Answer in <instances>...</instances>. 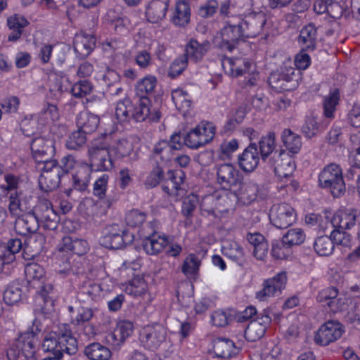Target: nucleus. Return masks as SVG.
Here are the masks:
<instances>
[{
    "label": "nucleus",
    "instance_id": "obj_1",
    "mask_svg": "<svg viewBox=\"0 0 360 360\" xmlns=\"http://www.w3.org/2000/svg\"><path fill=\"white\" fill-rule=\"evenodd\" d=\"M243 31L237 19L232 17L225 21L223 27L214 37L213 45L223 52L232 53L240 41L248 38Z\"/></svg>",
    "mask_w": 360,
    "mask_h": 360
},
{
    "label": "nucleus",
    "instance_id": "obj_2",
    "mask_svg": "<svg viewBox=\"0 0 360 360\" xmlns=\"http://www.w3.org/2000/svg\"><path fill=\"white\" fill-rule=\"evenodd\" d=\"M38 323L37 320L33 322V327L36 326L35 332L32 328L31 332L23 333L12 343L7 350L8 360H36L35 345L37 338L35 333L41 331Z\"/></svg>",
    "mask_w": 360,
    "mask_h": 360
},
{
    "label": "nucleus",
    "instance_id": "obj_3",
    "mask_svg": "<svg viewBox=\"0 0 360 360\" xmlns=\"http://www.w3.org/2000/svg\"><path fill=\"white\" fill-rule=\"evenodd\" d=\"M68 310L70 315V323L79 336L93 339L97 335V328L92 323L95 309L84 306L70 305Z\"/></svg>",
    "mask_w": 360,
    "mask_h": 360
},
{
    "label": "nucleus",
    "instance_id": "obj_4",
    "mask_svg": "<svg viewBox=\"0 0 360 360\" xmlns=\"http://www.w3.org/2000/svg\"><path fill=\"white\" fill-rule=\"evenodd\" d=\"M319 185L328 189L335 198L342 196L345 191L342 170L339 165L329 164L323 167L319 175Z\"/></svg>",
    "mask_w": 360,
    "mask_h": 360
},
{
    "label": "nucleus",
    "instance_id": "obj_5",
    "mask_svg": "<svg viewBox=\"0 0 360 360\" xmlns=\"http://www.w3.org/2000/svg\"><path fill=\"white\" fill-rule=\"evenodd\" d=\"M143 249L149 255H156L165 249V254L167 256L176 257L181 250V246L172 242L169 237L163 235H158L153 232L145 237L143 241Z\"/></svg>",
    "mask_w": 360,
    "mask_h": 360
},
{
    "label": "nucleus",
    "instance_id": "obj_6",
    "mask_svg": "<svg viewBox=\"0 0 360 360\" xmlns=\"http://www.w3.org/2000/svg\"><path fill=\"white\" fill-rule=\"evenodd\" d=\"M36 168L41 172L39 184L42 191L51 192L58 188L63 174L56 160L40 163Z\"/></svg>",
    "mask_w": 360,
    "mask_h": 360
},
{
    "label": "nucleus",
    "instance_id": "obj_7",
    "mask_svg": "<svg viewBox=\"0 0 360 360\" xmlns=\"http://www.w3.org/2000/svg\"><path fill=\"white\" fill-rule=\"evenodd\" d=\"M214 134L215 127L212 123L201 122L184 135V143L190 148L197 149L210 143Z\"/></svg>",
    "mask_w": 360,
    "mask_h": 360
},
{
    "label": "nucleus",
    "instance_id": "obj_8",
    "mask_svg": "<svg viewBox=\"0 0 360 360\" xmlns=\"http://www.w3.org/2000/svg\"><path fill=\"white\" fill-rule=\"evenodd\" d=\"M235 18L248 38H252L259 34L267 21L266 13L262 11L245 12Z\"/></svg>",
    "mask_w": 360,
    "mask_h": 360
},
{
    "label": "nucleus",
    "instance_id": "obj_9",
    "mask_svg": "<svg viewBox=\"0 0 360 360\" xmlns=\"http://www.w3.org/2000/svg\"><path fill=\"white\" fill-rule=\"evenodd\" d=\"M88 154L91 170L110 171L114 166L112 155L109 148L104 143L97 142L89 147Z\"/></svg>",
    "mask_w": 360,
    "mask_h": 360
},
{
    "label": "nucleus",
    "instance_id": "obj_10",
    "mask_svg": "<svg viewBox=\"0 0 360 360\" xmlns=\"http://www.w3.org/2000/svg\"><path fill=\"white\" fill-rule=\"evenodd\" d=\"M134 239V235L118 224H112L105 229L101 238L102 245L109 249H121L131 244Z\"/></svg>",
    "mask_w": 360,
    "mask_h": 360
},
{
    "label": "nucleus",
    "instance_id": "obj_11",
    "mask_svg": "<svg viewBox=\"0 0 360 360\" xmlns=\"http://www.w3.org/2000/svg\"><path fill=\"white\" fill-rule=\"evenodd\" d=\"M167 330L160 324L146 326L140 333L141 345L150 350L157 349L165 341Z\"/></svg>",
    "mask_w": 360,
    "mask_h": 360
},
{
    "label": "nucleus",
    "instance_id": "obj_12",
    "mask_svg": "<svg viewBox=\"0 0 360 360\" xmlns=\"http://www.w3.org/2000/svg\"><path fill=\"white\" fill-rule=\"evenodd\" d=\"M32 212L39 224H41L45 229L54 230L58 227L60 217L53 209L49 200H40Z\"/></svg>",
    "mask_w": 360,
    "mask_h": 360
},
{
    "label": "nucleus",
    "instance_id": "obj_13",
    "mask_svg": "<svg viewBox=\"0 0 360 360\" xmlns=\"http://www.w3.org/2000/svg\"><path fill=\"white\" fill-rule=\"evenodd\" d=\"M31 150L36 165L52 160L56 152L54 141L44 136L35 137L31 142Z\"/></svg>",
    "mask_w": 360,
    "mask_h": 360
},
{
    "label": "nucleus",
    "instance_id": "obj_14",
    "mask_svg": "<svg viewBox=\"0 0 360 360\" xmlns=\"http://www.w3.org/2000/svg\"><path fill=\"white\" fill-rule=\"evenodd\" d=\"M258 146L262 160L269 164L275 163L278 159L285 155L284 149H276V134L273 131H269L260 138Z\"/></svg>",
    "mask_w": 360,
    "mask_h": 360
},
{
    "label": "nucleus",
    "instance_id": "obj_15",
    "mask_svg": "<svg viewBox=\"0 0 360 360\" xmlns=\"http://www.w3.org/2000/svg\"><path fill=\"white\" fill-rule=\"evenodd\" d=\"M242 179L239 170L232 164H221L217 168V182L225 190H234Z\"/></svg>",
    "mask_w": 360,
    "mask_h": 360
},
{
    "label": "nucleus",
    "instance_id": "obj_16",
    "mask_svg": "<svg viewBox=\"0 0 360 360\" xmlns=\"http://www.w3.org/2000/svg\"><path fill=\"white\" fill-rule=\"evenodd\" d=\"M269 218L278 229H285L296 221L295 210L287 203L274 205L270 210Z\"/></svg>",
    "mask_w": 360,
    "mask_h": 360
},
{
    "label": "nucleus",
    "instance_id": "obj_17",
    "mask_svg": "<svg viewBox=\"0 0 360 360\" xmlns=\"http://www.w3.org/2000/svg\"><path fill=\"white\" fill-rule=\"evenodd\" d=\"M343 333V326L339 321H328L319 328L314 341L317 345L326 346L338 340Z\"/></svg>",
    "mask_w": 360,
    "mask_h": 360
},
{
    "label": "nucleus",
    "instance_id": "obj_18",
    "mask_svg": "<svg viewBox=\"0 0 360 360\" xmlns=\"http://www.w3.org/2000/svg\"><path fill=\"white\" fill-rule=\"evenodd\" d=\"M316 299L319 302H326L333 313L344 310L347 306L345 295L340 294L335 287H328L321 290Z\"/></svg>",
    "mask_w": 360,
    "mask_h": 360
},
{
    "label": "nucleus",
    "instance_id": "obj_19",
    "mask_svg": "<svg viewBox=\"0 0 360 360\" xmlns=\"http://www.w3.org/2000/svg\"><path fill=\"white\" fill-rule=\"evenodd\" d=\"M271 322L270 311L264 309L255 319L251 321L245 330L246 339L255 342L262 338Z\"/></svg>",
    "mask_w": 360,
    "mask_h": 360
},
{
    "label": "nucleus",
    "instance_id": "obj_20",
    "mask_svg": "<svg viewBox=\"0 0 360 360\" xmlns=\"http://www.w3.org/2000/svg\"><path fill=\"white\" fill-rule=\"evenodd\" d=\"M287 282L285 272H280L275 276L266 280L263 283V288L257 292L256 297L260 301H265L269 297L278 296L285 288Z\"/></svg>",
    "mask_w": 360,
    "mask_h": 360
},
{
    "label": "nucleus",
    "instance_id": "obj_21",
    "mask_svg": "<svg viewBox=\"0 0 360 360\" xmlns=\"http://www.w3.org/2000/svg\"><path fill=\"white\" fill-rule=\"evenodd\" d=\"M133 332L134 323L131 321H120L114 331L106 336V341L113 347H120Z\"/></svg>",
    "mask_w": 360,
    "mask_h": 360
},
{
    "label": "nucleus",
    "instance_id": "obj_22",
    "mask_svg": "<svg viewBox=\"0 0 360 360\" xmlns=\"http://www.w3.org/2000/svg\"><path fill=\"white\" fill-rule=\"evenodd\" d=\"M259 162V152L255 143H251L238 158L240 168L245 172H253L257 167Z\"/></svg>",
    "mask_w": 360,
    "mask_h": 360
},
{
    "label": "nucleus",
    "instance_id": "obj_23",
    "mask_svg": "<svg viewBox=\"0 0 360 360\" xmlns=\"http://www.w3.org/2000/svg\"><path fill=\"white\" fill-rule=\"evenodd\" d=\"M39 227V222L32 211L17 217L14 225L15 232L24 236L37 234Z\"/></svg>",
    "mask_w": 360,
    "mask_h": 360
},
{
    "label": "nucleus",
    "instance_id": "obj_24",
    "mask_svg": "<svg viewBox=\"0 0 360 360\" xmlns=\"http://www.w3.org/2000/svg\"><path fill=\"white\" fill-rule=\"evenodd\" d=\"M294 74L293 68L281 69V72H272L269 75L268 83L277 92L288 91L291 89L289 83L292 80Z\"/></svg>",
    "mask_w": 360,
    "mask_h": 360
},
{
    "label": "nucleus",
    "instance_id": "obj_25",
    "mask_svg": "<svg viewBox=\"0 0 360 360\" xmlns=\"http://www.w3.org/2000/svg\"><path fill=\"white\" fill-rule=\"evenodd\" d=\"M210 48L211 44L208 40L199 42L195 39H191L186 45L185 53L183 56L187 58L188 61L200 62Z\"/></svg>",
    "mask_w": 360,
    "mask_h": 360
},
{
    "label": "nucleus",
    "instance_id": "obj_26",
    "mask_svg": "<svg viewBox=\"0 0 360 360\" xmlns=\"http://www.w3.org/2000/svg\"><path fill=\"white\" fill-rule=\"evenodd\" d=\"M356 217L354 210H340L333 214L330 222L334 229L349 230L356 225Z\"/></svg>",
    "mask_w": 360,
    "mask_h": 360
},
{
    "label": "nucleus",
    "instance_id": "obj_27",
    "mask_svg": "<svg viewBox=\"0 0 360 360\" xmlns=\"http://www.w3.org/2000/svg\"><path fill=\"white\" fill-rule=\"evenodd\" d=\"M8 210L13 217H18L30 212V205L23 197L22 192L11 191L8 193Z\"/></svg>",
    "mask_w": 360,
    "mask_h": 360
},
{
    "label": "nucleus",
    "instance_id": "obj_28",
    "mask_svg": "<svg viewBox=\"0 0 360 360\" xmlns=\"http://www.w3.org/2000/svg\"><path fill=\"white\" fill-rule=\"evenodd\" d=\"M89 249L86 240L72 236L63 237L58 245V250L60 252L70 251L78 256L86 254Z\"/></svg>",
    "mask_w": 360,
    "mask_h": 360
},
{
    "label": "nucleus",
    "instance_id": "obj_29",
    "mask_svg": "<svg viewBox=\"0 0 360 360\" xmlns=\"http://www.w3.org/2000/svg\"><path fill=\"white\" fill-rule=\"evenodd\" d=\"M57 335V338L60 340V342L65 345V349L66 354L71 356L75 354L78 350L77 340L72 336V332L68 324L63 323L58 326L55 331L51 332Z\"/></svg>",
    "mask_w": 360,
    "mask_h": 360
},
{
    "label": "nucleus",
    "instance_id": "obj_30",
    "mask_svg": "<svg viewBox=\"0 0 360 360\" xmlns=\"http://www.w3.org/2000/svg\"><path fill=\"white\" fill-rule=\"evenodd\" d=\"M96 38L92 34H77L74 41V50L82 58L87 57L96 46Z\"/></svg>",
    "mask_w": 360,
    "mask_h": 360
},
{
    "label": "nucleus",
    "instance_id": "obj_31",
    "mask_svg": "<svg viewBox=\"0 0 360 360\" xmlns=\"http://www.w3.org/2000/svg\"><path fill=\"white\" fill-rule=\"evenodd\" d=\"M239 347L229 338H219L213 342V351L219 358H230L239 352Z\"/></svg>",
    "mask_w": 360,
    "mask_h": 360
},
{
    "label": "nucleus",
    "instance_id": "obj_32",
    "mask_svg": "<svg viewBox=\"0 0 360 360\" xmlns=\"http://www.w3.org/2000/svg\"><path fill=\"white\" fill-rule=\"evenodd\" d=\"M167 185L162 186L163 191L169 195H179L184 188V172L181 169L169 170L167 174Z\"/></svg>",
    "mask_w": 360,
    "mask_h": 360
},
{
    "label": "nucleus",
    "instance_id": "obj_33",
    "mask_svg": "<svg viewBox=\"0 0 360 360\" xmlns=\"http://www.w3.org/2000/svg\"><path fill=\"white\" fill-rule=\"evenodd\" d=\"M99 123V117L90 112L82 111L77 115V127L86 134L94 132L98 128Z\"/></svg>",
    "mask_w": 360,
    "mask_h": 360
},
{
    "label": "nucleus",
    "instance_id": "obj_34",
    "mask_svg": "<svg viewBox=\"0 0 360 360\" xmlns=\"http://www.w3.org/2000/svg\"><path fill=\"white\" fill-rule=\"evenodd\" d=\"M108 180L109 176L103 174L96 180L93 186V195L101 200V203L105 209L110 208L114 201L110 196L106 195Z\"/></svg>",
    "mask_w": 360,
    "mask_h": 360
},
{
    "label": "nucleus",
    "instance_id": "obj_35",
    "mask_svg": "<svg viewBox=\"0 0 360 360\" xmlns=\"http://www.w3.org/2000/svg\"><path fill=\"white\" fill-rule=\"evenodd\" d=\"M44 236L37 233L27 238L23 248L24 258L30 259L38 256L44 248Z\"/></svg>",
    "mask_w": 360,
    "mask_h": 360
},
{
    "label": "nucleus",
    "instance_id": "obj_36",
    "mask_svg": "<svg viewBox=\"0 0 360 360\" xmlns=\"http://www.w3.org/2000/svg\"><path fill=\"white\" fill-rule=\"evenodd\" d=\"M91 171L87 164L78 166L76 172L72 175V188L80 192L86 191L90 181Z\"/></svg>",
    "mask_w": 360,
    "mask_h": 360
},
{
    "label": "nucleus",
    "instance_id": "obj_37",
    "mask_svg": "<svg viewBox=\"0 0 360 360\" xmlns=\"http://www.w3.org/2000/svg\"><path fill=\"white\" fill-rule=\"evenodd\" d=\"M169 2L152 0L146 10L148 20L151 23H158L165 18Z\"/></svg>",
    "mask_w": 360,
    "mask_h": 360
},
{
    "label": "nucleus",
    "instance_id": "obj_38",
    "mask_svg": "<svg viewBox=\"0 0 360 360\" xmlns=\"http://www.w3.org/2000/svg\"><path fill=\"white\" fill-rule=\"evenodd\" d=\"M221 65L227 73L238 77L248 72L252 64L244 60L226 57L221 60Z\"/></svg>",
    "mask_w": 360,
    "mask_h": 360
},
{
    "label": "nucleus",
    "instance_id": "obj_39",
    "mask_svg": "<svg viewBox=\"0 0 360 360\" xmlns=\"http://www.w3.org/2000/svg\"><path fill=\"white\" fill-rule=\"evenodd\" d=\"M274 168L275 174L280 178H290L295 169V162L285 152L275 163H269Z\"/></svg>",
    "mask_w": 360,
    "mask_h": 360
},
{
    "label": "nucleus",
    "instance_id": "obj_40",
    "mask_svg": "<svg viewBox=\"0 0 360 360\" xmlns=\"http://www.w3.org/2000/svg\"><path fill=\"white\" fill-rule=\"evenodd\" d=\"M281 141L286 150L292 154H297L302 148V138L290 129H284L281 134Z\"/></svg>",
    "mask_w": 360,
    "mask_h": 360
},
{
    "label": "nucleus",
    "instance_id": "obj_41",
    "mask_svg": "<svg viewBox=\"0 0 360 360\" xmlns=\"http://www.w3.org/2000/svg\"><path fill=\"white\" fill-rule=\"evenodd\" d=\"M28 21L27 19L19 15H14L8 18L7 25L8 28L12 30L11 33L8 37L9 41H16L18 40L22 34L23 29L27 26Z\"/></svg>",
    "mask_w": 360,
    "mask_h": 360
},
{
    "label": "nucleus",
    "instance_id": "obj_42",
    "mask_svg": "<svg viewBox=\"0 0 360 360\" xmlns=\"http://www.w3.org/2000/svg\"><path fill=\"white\" fill-rule=\"evenodd\" d=\"M84 354L90 360H110L111 351L99 342H92L85 347Z\"/></svg>",
    "mask_w": 360,
    "mask_h": 360
},
{
    "label": "nucleus",
    "instance_id": "obj_43",
    "mask_svg": "<svg viewBox=\"0 0 360 360\" xmlns=\"http://www.w3.org/2000/svg\"><path fill=\"white\" fill-rule=\"evenodd\" d=\"M317 28L315 25L310 22L305 25L300 31L299 41L303 48L308 50H314L316 45Z\"/></svg>",
    "mask_w": 360,
    "mask_h": 360
},
{
    "label": "nucleus",
    "instance_id": "obj_44",
    "mask_svg": "<svg viewBox=\"0 0 360 360\" xmlns=\"http://www.w3.org/2000/svg\"><path fill=\"white\" fill-rule=\"evenodd\" d=\"M224 256L243 266L245 263V255L243 248L236 242H230L222 247Z\"/></svg>",
    "mask_w": 360,
    "mask_h": 360
},
{
    "label": "nucleus",
    "instance_id": "obj_45",
    "mask_svg": "<svg viewBox=\"0 0 360 360\" xmlns=\"http://www.w3.org/2000/svg\"><path fill=\"white\" fill-rule=\"evenodd\" d=\"M248 241L254 246L253 255L258 259H263L268 252V244L264 237L259 233H248Z\"/></svg>",
    "mask_w": 360,
    "mask_h": 360
},
{
    "label": "nucleus",
    "instance_id": "obj_46",
    "mask_svg": "<svg viewBox=\"0 0 360 360\" xmlns=\"http://www.w3.org/2000/svg\"><path fill=\"white\" fill-rule=\"evenodd\" d=\"M191 9L188 3L185 1L176 2L175 11L172 18V22L180 27H184L190 21Z\"/></svg>",
    "mask_w": 360,
    "mask_h": 360
},
{
    "label": "nucleus",
    "instance_id": "obj_47",
    "mask_svg": "<svg viewBox=\"0 0 360 360\" xmlns=\"http://www.w3.org/2000/svg\"><path fill=\"white\" fill-rule=\"evenodd\" d=\"M39 294L44 303L42 308L44 312L46 314L53 311L54 300L56 297V292L53 285L51 283H43L40 287Z\"/></svg>",
    "mask_w": 360,
    "mask_h": 360
},
{
    "label": "nucleus",
    "instance_id": "obj_48",
    "mask_svg": "<svg viewBox=\"0 0 360 360\" xmlns=\"http://www.w3.org/2000/svg\"><path fill=\"white\" fill-rule=\"evenodd\" d=\"M246 114V108L244 105H240L235 110L231 111L229 115L226 122L223 127V132L228 134L234 131L242 123Z\"/></svg>",
    "mask_w": 360,
    "mask_h": 360
},
{
    "label": "nucleus",
    "instance_id": "obj_49",
    "mask_svg": "<svg viewBox=\"0 0 360 360\" xmlns=\"http://www.w3.org/2000/svg\"><path fill=\"white\" fill-rule=\"evenodd\" d=\"M172 99L179 111L184 114L188 112L191 107V99L188 92L182 89H176L172 91Z\"/></svg>",
    "mask_w": 360,
    "mask_h": 360
},
{
    "label": "nucleus",
    "instance_id": "obj_50",
    "mask_svg": "<svg viewBox=\"0 0 360 360\" xmlns=\"http://www.w3.org/2000/svg\"><path fill=\"white\" fill-rule=\"evenodd\" d=\"M233 191L237 195L246 198L251 202L257 199L259 193V186L252 181L243 182L242 179L241 184L238 185Z\"/></svg>",
    "mask_w": 360,
    "mask_h": 360
},
{
    "label": "nucleus",
    "instance_id": "obj_51",
    "mask_svg": "<svg viewBox=\"0 0 360 360\" xmlns=\"http://www.w3.org/2000/svg\"><path fill=\"white\" fill-rule=\"evenodd\" d=\"M149 100L145 95H140L139 103L134 105V110H131V119L136 122H143L149 117L150 108L148 107Z\"/></svg>",
    "mask_w": 360,
    "mask_h": 360
},
{
    "label": "nucleus",
    "instance_id": "obj_52",
    "mask_svg": "<svg viewBox=\"0 0 360 360\" xmlns=\"http://www.w3.org/2000/svg\"><path fill=\"white\" fill-rule=\"evenodd\" d=\"M340 101V91L334 89L323 99V114L326 118L332 119Z\"/></svg>",
    "mask_w": 360,
    "mask_h": 360
},
{
    "label": "nucleus",
    "instance_id": "obj_53",
    "mask_svg": "<svg viewBox=\"0 0 360 360\" xmlns=\"http://www.w3.org/2000/svg\"><path fill=\"white\" fill-rule=\"evenodd\" d=\"M101 288L100 285L92 281H84L80 287L79 296L82 299L96 301L101 295Z\"/></svg>",
    "mask_w": 360,
    "mask_h": 360
},
{
    "label": "nucleus",
    "instance_id": "obj_54",
    "mask_svg": "<svg viewBox=\"0 0 360 360\" xmlns=\"http://www.w3.org/2000/svg\"><path fill=\"white\" fill-rule=\"evenodd\" d=\"M22 297V285L19 283H11L4 292V301L8 305L19 302Z\"/></svg>",
    "mask_w": 360,
    "mask_h": 360
},
{
    "label": "nucleus",
    "instance_id": "obj_55",
    "mask_svg": "<svg viewBox=\"0 0 360 360\" xmlns=\"http://www.w3.org/2000/svg\"><path fill=\"white\" fill-rule=\"evenodd\" d=\"M314 248L319 255L327 257L333 253L335 245L330 236H322L315 240L314 242Z\"/></svg>",
    "mask_w": 360,
    "mask_h": 360
},
{
    "label": "nucleus",
    "instance_id": "obj_56",
    "mask_svg": "<svg viewBox=\"0 0 360 360\" xmlns=\"http://www.w3.org/2000/svg\"><path fill=\"white\" fill-rule=\"evenodd\" d=\"M42 347L45 352H50L51 354H55V353L66 354V350L65 349V345H62L60 340L57 338V335L55 333H50L44 339Z\"/></svg>",
    "mask_w": 360,
    "mask_h": 360
},
{
    "label": "nucleus",
    "instance_id": "obj_57",
    "mask_svg": "<svg viewBox=\"0 0 360 360\" xmlns=\"http://www.w3.org/2000/svg\"><path fill=\"white\" fill-rule=\"evenodd\" d=\"M105 18L106 20L114 25V29L118 34H123L127 31L129 20L127 17H120L115 10H109Z\"/></svg>",
    "mask_w": 360,
    "mask_h": 360
},
{
    "label": "nucleus",
    "instance_id": "obj_58",
    "mask_svg": "<svg viewBox=\"0 0 360 360\" xmlns=\"http://www.w3.org/2000/svg\"><path fill=\"white\" fill-rule=\"evenodd\" d=\"M84 271V267L80 261L77 260V258H68L62 264L60 265V269L58 272L63 276L70 274H79Z\"/></svg>",
    "mask_w": 360,
    "mask_h": 360
},
{
    "label": "nucleus",
    "instance_id": "obj_59",
    "mask_svg": "<svg viewBox=\"0 0 360 360\" xmlns=\"http://www.w3.org/2000/svg\"><path fill=\"white\" fill-rule=\"evenodd\" d=\"M134 104L129 98H124L117 102L115 108V116L119 122H127L131 120Z\"/></svg>",
    "mask_w": 360,
    "mask_h": 360
},
{
    "label": "nucleus",
    "instance_id": "obj_60",
    "mask_svg": "<svg viewBox=\"0 0 360 360\" xmlns=\"http://www.w3.org/2000/svg\"><path fill=\"white\" fill-rule=\"evenodd\" d=\"M157 85V79L155 76L147 75L141 80H139L136 86V91L137 95L140 97V95L150 94L153 92Z\"/></svg>",
    "mask_w": 360,
    "mask_h": 360
},
{
    "label": "nucleus",
    "instance_id": "obj_61",
    "mask_svg": "<svg viewBox=\"0 0 360 360\" xmlns=\"http://www.w3.org/2000/svg\"><path fill=\"white\" fill-rule=\"evenodd\" d=\"M147 213L137 209H133L125 214L124 221L128 226L139 227L146 220Z\"/></svg>",
    "mask_w": 360,
    "mask_h": 360
},
{
    "label": "nucleus",
    "instance_id": "obj_62",
    "mask_svg": "<svg viewBox=\"0 0 360 360\" xmlns=\"http://www.w3.org/2000/svg\"><path fill=\"white\" fill-rule=\"evenodd\" d=\"M110 153L116 158H122L130 155L133 150V144L127 139H120L115 144L109 148Z\"/></svg>",
    "mask_w": 360,
    "mask_h": 360
},
{
    "label": "nucleus",
    "instance_id": "obj_63",
    "mask_svg": "<svg viewBox=\"0 0 360 360\" xmlns=\"http://www.w3.org/2000/svg\"><path fill=\"white\" fill-rule=\"evenodd\" d=\"M284 243L290 246L299 245L305 240V233L300 228H293L289 229L282 238Z\"/></svg>",
    "mask_w": 360,
    "mask_h": 360
},
{
    "label": "nucleus",
    "instance_id": "obj_64",
    "mask_svg": "<svg viewBox=\"0 0 360 360\" xmlns=\"http://www.w3.org/2000/svg\"><path fill=\"white\" fill-rule=\"evenodd\" d=\"M200 265V260L193 254H189L185 259L181 271L186 276H195Z\"/></svg>",
    "mask_w": 360,
    "mask_h": 360
}]
</instances>
